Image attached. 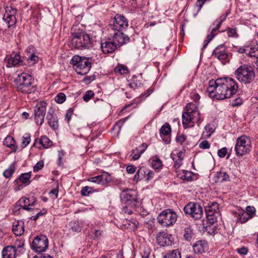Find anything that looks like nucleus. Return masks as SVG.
<instances>
[{
    "label": "nucleus",
    "mask_w": 258,
    "mask_h": 258,
    "mask_svg": "<svg viewBox=\"0 0 258 258\" xmlns=\"http://www.w3.org/2000/svg\"><path fill=\"white\" fill-rule=\"evenodd\" d=\"M238 85L236 82L230 78H220L209 82L207 91L211 97L218 100L229 98L237 92Z\"/></svg>",
    "instance_id": "f257e3e1"
},
{
    "label": "nucleus",
    "mask_w": 258,
    "mask_h": 258,
    "mask_svg": "<svg viewBox=\"0 0 258 258\" xmlns=\"http://www.w3.org/2000/svg\"><path fill=\"white\" fill-rule=\"evenodd\" d=\"M16 82L18 90L22 93L30 94L37 90L31 75L27 73H23L19 75Z\"/></svg>",
    "instance_id": "f03ea898"
},
{
    "label": "nucleus",
    "mask_w": 258,
    "mask_h": 258,
    "mask_svg": "<svg viewBox=\"0 0 258 258\" xmlns=\"http://www.w3.org/2000/svg\"><path fill=\"white\" fill-rule=\"evenodd\" d=\"M17 11L11 6L5 8V12L2 19H0V30L6 32L12 30L17 22L16 14Z\"/></svg>",
    "instance_id": "7ed1b4c3"
},
{
    "label": "nucleus",
    "mask_w": 258,
    "mask_h": 258,
    "mask_svg": "<svg viewBox=\"0 0 258 258\" xmlns=\"http://www.w3.org/2000/svg\"><path fill=\"white\" fill-rule=\"evenodd\" d=\"M71 63L77 74L81 75L87 74L91 68L90 58L79 55L74 56Z\"/></svg>",
    "instance_id": "20e7f679"
},
{
    "label": "nucleus",
    "mask_w": 258,
    "mask_h": 258,
    "mask_svg": "<svg viewBox=\"0 0 258 258\" xmlns=\"http://www.w3.org/2000/svg\"><path fill=\"white\" fill-rule=\"evenodd\" d=\"M73 46L78 49H88L91 46L89 35L84 32H75L72 33Z\"/></svg>",
    "instance_id": "39448f33"
},
{
    "label": "nucleus",
    "mask_w": 258,
    "mask_h": 258,
    "mask_svg": "<svg viewBox=\"0 0 258 258\" xmlns=\"http://www.w3.org/2000/svg\"><path fill=\"white\" fill-rule=\"evenodd\" d=\"M234 75L236 79L244 84L250 83L254 78V72L250 66L242 65L235 71Z\"/></svg>",
    "instance_id": "423d86ee"
},
{
    "label": "nucleus",
    "mask_w": 258,
    "mask_h": 258,
    "mask_svg": "<svg viewBox=\"0 0 258 258\" xmlns=\"http://www.w3.org/2000/svg\"><path fill=\"white\" fill-rule=\"evenodd\" d=\"M251 148V139L246 136H242L237 138L235 146L236 154L238 156H242L249 153Z\"/></svg>",
    "instance_id": "0eeeda50"
},
{
    "label": "nucleus",
    "mask_w": 258,
    "mask_h": 258,
    "mask_svg": "<svg viewBox=\"0 0 258 258\" xmlns=\"http://www.w3.org/2000/svg\"><path fill=\"white\" fill-rule=\"evenodd\" d=\"M177 220V215L170 209L162 211L157 217L158 222L163 227L173 225Z\"/></svg>",
    "instance_id": "6e6552de"
},
{
    "label": "nucleus",
    "mask_w": 258,
    "mask_h": 258,
    "mask_svg": "<svg viewBox=\"0 0 258 258\" xmlns=\"http://www.w3.org/2000/svg\"><path fill=\"white\" fill-rule=\"evenodd\" d=\"M47 103L45 101L37 103L34 109V114L35 122L40 125H42L44 120Z\"/></svg>",
    "instance_id": "1a4fd4ad"
},
{
    "label": "nucleus",
    "mask_w": 258,
    "mask_h": 258,
    "mask_svg": "<svg viewBox=\"0 0 258 258\" xmlns=\"http://www.w3.org/2000/svg\"><path fill=\"white\" fill-rule=\"evenodd\" d=\"M185 214L189 215L191 217L197 220L202 218L203 209L198 203L190 202L187 204L183 209Z\"/></svg>",
    "instance_id": "9d476101"
},
{
    "label": "nucleus",
    "mask_w": 258,
    "mask_h": 258,
    "mask_svg": "<svg viewBox=\"0 0 258 258\" xmlns=\"http://www.w3.org/2000/svg\"><path fill=\"white\" fill-rule=\"evenodd\" d=\"M48 246V241L46 236L39 235L36 236L31 244L33 250L36 252H41L44 251Z\"/></svg>",
    "instance_id": "9b49d317"
},
{
    "label": "nucleus",
    "mask_w": 258,
    "mask_h": 258,
    "mask_svg": "<svg viewBox=\"0 0 258 258\" xmlns=\"http://www.w3.org/2000/svg\"><path fill=\"white\" fill-rule=\"evenodd\" d=\"M128 26V21L124 16L116 15L114 18L112 24H110L109 29L120 32L126 29Z\"/></svg>",
    "instance_id": "f8f14e48"
},
{
    "label": "nucleus",
    "mask_w": 258,
    "mask_h": 258,
    "mask_svg": "<svg viewBox=\"0 0 258 258\" xmlns=\"http://www.w3.org/2000/svg\"><path fill=\"white\" fill-rule=\"evenodd\" d=\"M122 203L128 205L135 204L137 201V195L135 190L126 189L122 191L120 196Z\"/></svg>",
    "instance_id": "ddd939ff"
},
{
    "label": "nucleus",
    "mask_w": 258,
    "mask_h": 258,
    "mask_svg": "<svg viewBox=\"0 0 258 258\" xmlns=\"http://www.w3.org/2000/svg\"><path fill=\"white\" fill-rule=\"evenodd\" d=\"M116 44L112 39L103 40L101 43V48L104 53H109L114 52L117 48Z\"/></svg>",
    "instance_id": "4468645a"
},
{
    "label": "nucleus",
    "mask_w": 258,
    "mask_h": 258,
    "mask_svg": "<svg viewBox=\"0 0 258 258\" xmlns=\"http://www.w3.org/2000/svg\"><path fill=\"white\" fill-rule=\"evenodd\" d=\"M5 59L7 61V66L8 67H16L22 63L19 54L16 52H13L11 54L7 55Z\"/></svg>",
    "instance_id": "2eb2a0df"
},
{
    "label": "nucleus",
    "mask_w": 258,
    "mask_h": 258,
    "mask_svg": "<svg viewBox=\"0 0 258 258\" xmlns=\"http://www.w3.org/2000/svg\"><path fill=\"white\" fill-rule=\"evenodd\" d=\"M113 35L112 39L115 42V44H116L117 47H120L130 41V38L122 33V31L115 32Z\"/></svg>",
    "instance_id": "dca6fc26"
},
{
    "label": "nucleus",
    "mask_w": 258,
    "mask_h": 258,
    "mask_svg": "<svg viewBox=\"0 0 258 258\" xmlns=\"http://www.w3.org/2000/svg\"><path fill=\"white\" fill-rule=\"evenodd\" d=\"M88 180L92 182L104 185L109 183L111 180V178L110 175L105 172L101 175L89 178Z\"/></svg>",
    "instance_id": "f3484780"
},
{
    "label": "nucleus",
    "mask_w": 258,
    "mask_h": 258,
    "mask_svg": "<svg viewBox=\"0 0 258 258\" xmlns=\"http://www.w3.org/2000/svg\"><path fill=\"white\" fill-rule=\"evenodd\" d=\"M47 123L51 128L55 130L58 127V118L53 110H49L46 115Z\"/></svg>",
    "instance_id": "a211bd4d"
},
{
    "label": "nucleus",
    "mask_w": 258,
    "mask_h": 258,
    "mask_svg": "<svg viewBox=\"0 0 258 258\" xmlns=\"http://www.w3.org/2000/svg\"><path fill=\"white\" fill-rule=\"evenodd\" d=\"M212 55L219 60L225 59L227 57V53H226L225 45L222 44L216 47L213 51Z\"/></svg>",
    "instance_id": "6ab92c4d"
},
{
    "label": "nucleus",
    "mask_w": 258,
    "mask_h": 258,
    "mask_svg": "<svg viewBox=\"0 0 258 258\" xmlns=\"http://www.w3.org/2000/svg\"><path fill=\"white\" fill-rule=\"evenodd\" d=\"M16 248L13 246H8L2 251L3 258H16Z\"/></svg>",
    "instance_id": "aec40b11"
},
{
    "label": "nucleus",
    "mask_w": 258,
    "mask_h": 258,
    "mask_svg": "<svg viewBox=\"0 0 258 258\" xmlns=\"http://www.w3.org/2000/svg\"><path fill=\"white\" fill-rule=\"evenodd\" d=\"M234 216L236 219L237 222H239L241 223H244L251 219V216L247 214V212L240 210L235 213Z\"/></svg>",
    "instance_id": "412c9836"
},
{
    "label": "nucleus",
    "mask_w": 258,
    "mask_h": 258,
    "mask_svg": "<svg viewBox=\"0 0 258 258\" xmlns=\"http://www.w3.org/2000/svg\"><path fill=\"white\" fill-rule=\"evenodd\" d=\"M206 214L219 213V204L216 202H209L205 206Z\"/></svg>",
    "instance_id": "4be33fe9"
},
{
    "label": "nucleus",
    "mask_w": 258,
    "mask_h": 258,
    "mask_svg": "<svg viewBox=\"0 0 258 258\" xmlns=\"http://www.w3.org/2000/svg\"><path fill=\"white\" fill-rule=\"evenodd\" d=\"M13 231L17 236L22 235L24 232V223L22 221H18L14 223Z\"/></svg>",
    "instance_id": "5701e85b"
},
{
    "label": "nucleus",
    "mask_w": 258,
    "mask_h": 258,
    "mask_svg": "<svg viewBox=\"0 0 258 258\" xmlns=\"http://www.w3.org/2000/svg\"><path fill=\"white\" fill-rule=\"evenodd\" d=\"M37 142L42 145L44 148H48L52 145V142L46 136H42L39 140L37 139L35 140L34 146L37 144Z\"/></svg>",
    "instance_id": "b1692460"
},
{
    "label": "nucleus",
    "mask_w": 258,
    "mask_h": 258,
    "mask_svg": "<svg viewBox=\"0 0 258 258\" xmlns=\"http://www.w3.org/2000/svg\"><path fill=\"white\" fill-rule=\"evenodd\" d=\"M4 145L10 148L14 152H16L17 149V146L15 145V141L12 136H8L6 137L4 141Z\"/></svg>",
    "instance_id": "393cba45"
},
{
    "label": "nucleus",
    "mask_w": 258,
    "mask_h": 258,
    "mask_svg": "<svg viewBox=\"0 0 258 258\" xmlns=\"http://www.w3.org/2000/svg\"><path fill=\"white\" fill-rule=\"evenodd\" d=\"M215 181L216 182H222L229 179V175L225 172H217L215 174Z\"/></svg>",
    "instance_id": "a878e982"
},
{
    "label": "nucleus",
    "mask_w": 258,
    "mask_h": 258,
    "mask_svg": "<svg viewBox=\"0 0 258 258\" xmlns=\"http://www.w3.org/2000/svg\"><path fill=\"white\" fill-rule=\"evenodd\" d=\"M248 55L258 59V44H254V43L251 45Z\"/></svg>",
    "instance_id": "bb28decb"
},
{
    "label": "nucleus",
    "mask_w": 258,
    "mask_h": 258,
    "mask_svg": "<svg viewBox=\"0 0 258 258\" xmlns=\"http://www.w3.org/2000/svg\"><path fill=\"white\" fill-rule=\"evenodd\" d=\"M31 177V172H27L21 174L19 176V180L26 185H29L31 181L30 178Z\"/></svg>",
    "instance_id": "cd10ccee"
},
{
    "label": "nucleus",
    "mask_w": 258,
    "mask_h": 258,
    "mask_svg": "<svg viewBox=\"0 0 258 258\" xmlns=\"http://www.w3.org/2000/svg\"><path fill=\"white\" fill-rule=\"evenodd\" d=\"M194 235L193 230L190 226H187L184 229L183 237L185 240L189 241Z\"/></svg>",
    "instance_id": "c85d7f7f"
},
{
    "label": "nucleus",
    "mask_w": 258,
    "mask_h": 258,
    "mask_svg": "<svg viewBox=\"0 0 258 258\" xmlns=\"http://www.w3.org/2000/svg\"><path fill=\"white\" fill-rule=\"evenodd\" d=\"M16 170V167L14 164H11L9 167L5 170L3 175L7 178H10Z\"/></svg>",
    "instance_id": "c756f323"
},
{
    "label": "nucleus",
    "mask_w": 258,
    "mask_h": 258,
    "mask_svg": "<svg viewBox=\"0 0 258 258\" xmlns=\"http://www.w3.org/2000/svg\"><path fill=\"white\" fill-rule=\"evenodd\" d=\"M219 216V213L206 214L207 220L210 224H213L215 223L217 221V219Z\"/></svg>",
    "instance_id": "7c9ffc66"
},
{
    "label": "nucleus",
    "mask_w": 258,
    "mask_h": 258,
    "mask_svg": "<svg viewBox=\"0 0 258 258\" xmlns=\"http://www.w3.org/2000/svg\"><path fill=\"white\" fill-rule=\"evenodd\" d=\"M214 132V130L210 124H207L205 127V131L203 133V137L204 138H209Z\"/></svg>",
    "instance_id": "2f4dec72"
},
{
    "label": "nucleus",
    "mask_w": 258,
    "mask_h": 258,
    "mask_svg": "<svg viewBox=\"0 0 258 258\" xmlns=\"http://www.w3.org/2000/svg\"><path fill=\"white\" fill-rule=\"evenodd\" d=\"M23 202L24 204L23 206H22L23 209L28 211H31L32 210H33V209L29 207V206L34 205L35 203V201H32V204H30V198H25L23 199Z\"/></svg>",
    "instance_id": "473e14b6"
},
{
    "label": "nucleus",
    "mask_w": 258,
    "mask_h": 258,
    "mask_svg": "<svg viewBox=\"0 0 258 258\" xmlns=\"http://www.w3.org/2000/svg\"><path fill=\"white\" fill-rule=\"evenodd\" d=\"M192 119V122L200 123L201 122L200 118V113L198 111H195L190 113Z\"/></svg>",
    "instance_id": "72a5a7b5"
},
{
    "label": "nucleus",
    "mask_w": 258,
    "mask_h": 258,
    "mask_svg": "<svg viewBox=\"0 0 258 258\" xmlns=\"http://www.w3.org/2000/svg\"><path fill=\"white\" fill-rule=\"evenodd\" d=\"M115 72L119 73L121 75L127 74L128 73L127 68L122 64H118L114 70Z\"/></svg>",
    "instance_id": "f704fd0d"
},
{
    "label": "nucleus",
    "mask_w": 258,
    "mask_h": 258,
    "mask_svg": "<svg viewBox=\"0 0 258 258\" xmlns=\"http://www.w3.org/2000/svg\"><path fill=\"white\" fill-rule=\"evenodd\" d=\"M171 129L169 123H165L160 128V133L162 135L167 136L171 132Z\"/></svg>",
    "instance_id": "c9c22d12"
},
{
    "label": "nucleus",
    "mask_w": 258,
    "mask_h": 258,
    "mask_svg": "<svg viewBox=\"0 0 258 258\" xmlns=\"http://www.w3.org/2000/svg\"><path fill=\"white\" fill-rule=\"evenodd\" d=\"M182 123L183 125H187L189 122H192V119L189 112H183L182 115Z\"/></svg>",
    "instance_id": "e433bc0d"
},
{
    "label": "nucleus",
    "mask_w": 258,
    "mask_h": 258,
    "mask_svg": "<svg viewBox=\"0 0 258 258\" xmlns=\"http://www.w3.org/2000/svg\"><path fill=\"white\" fill-rule=\"evenodd\" d=\"M164 258H181V255L179 250L175 249L169 252Z\"/></svg>",
    "instance_id": "4c0bfd02"
},
{
    "label": "nucleus",
    "mask_w": 258,
    "mask_h": 258,
    "mask_svg": "<svg viewBox=\"0 0 258 258\" xmlns=\"http://www.w3.org/2000/svg\"><path fill=\"white\" fill-rule=\"evenodd\" d=\"M31 142L29 134H25L22 138V145L23 148L26 147Z\"/></svg>",
    "instance_id": "58836bf2"
},
{
    "label": "nucleus",
    "mask_w": 258,
    "mask_h": 258,
    "mask_svg": "<svg viewBox=\"0 0 258 258\" xmlns=\"http://www.w3.org/2000/svg\"><path fill=\"white\" fill-rule=\"evenodd\" d=\"M66 100V96L63 93H58L55 97L54 100L56 102L61 104L64 102Z\"/></svg>",
    "instance_id": "ea45409f"
},
{
    "label": "nucleus",
    "mask_w": 258,
    "mask_h": 258,
    "mask_svg": "<svg viewBox=\"0 0 258 258\" xmlns=\"http://www.w3.org/2000/svg\"><path fill=\"white\" fill-rule=\"evenodd\" d=\"M186 112L192 113L195 111H198L197 107L196 105L192 103H189L186 106Z\"/></svg>",
    "instance_id": "a19ab883"
},
{
    "label": "nucleus",
    "mask_w": 258,
    "mask_h": 258,
    "mask_svg": "<svg viewBox=\"0 0 258 258\" xmlns=\"http://www.w3.org/2000/svg\"><path fill=\"white\" fill-rule=\"evenodd\" d=\"M28 63L30 65H33L38 61V57L34 54H31L28 58Z\"/></svg>",
    "instance_id": "79ce46f5"
},
{
    "label": "nucleus",
    "mask_w": 258,
    "mask_h": 258,
    "mask_svg": "<svg viewBox=\"0 0 258 258\" xmlns=\"http://www.w3.org/2000/svg\"><path fill=\"white\" fill-rule=\"evenodd\" d=\"M141 155L142 154H140L139 150L136 148L132 150L131 156L134 160H136L140 158Z\"/></svg>",
    "instance_id": "37998d69"
},
{
    "label": "nucleus",
    "mask_w": 258,
    "mask_h": 258,
    "mask_svg": "<svg viewBox=\"0 0 258 258\" xmlns=\"http://www.w3.org/2000/svg\"><path fill=\"white\" fill-rule=\"evenodd\" d=\"M94 95V92L91 90L87 91L83 96V99L85 101H88Z\"/></svg>",
    "instance_id": "c03bdc74"
},
{
    "label": "nucleus",
    "mask_w": 258,
    "mask_h": 258,
    "mask_svg": "<svg viewBox=\"0 0 258 258\" xmlns=\"http://www.w3.org/2000/svg\"><path fill=\"white\" fill-rule=\"evenodd\" d=\"M152 166L154 169H157L162 165V162L159 159H156L152 160Z\"/></svg>",
    "instance_id": "a18cd8bd"
},
{
    "label": "nucleus",
    "mask_w": 258,
    "mask_h": 258,
    "mask_svg": "<svg viewBox=\"0 0 258 258\" xmlns=\"http://www.w3.org/2000/svg\"><path fill=\"white\" fill-rule=\"evenodd\" d=\"M227 35L229 37H237L238 35L235 28H229L227 30Z\"/></svg>",
    "instance_id": "49530a36"
},
{
    "label": "nucleus",
    "mask_w": 258,
    "mask_h": 258,
    "mask_svg": "<svg viewBox=\"0 0 258 258\" xmlns=\"http://www.w3.org/2000/svg\"><path fill=\"white\" fill-rule=\"evenodd\" d=\"M244 212H247V214L251 216V219L255 214V209L253 207L247 206L246 208V211Z\"/></svg>",
    "instance_id": "de8ad7c7"
},
{
    "label": "nucleus",
    "mask_w": 258,
    "mask_h": 258,
    "mask_svg": "<svg viewBox=\"0 0 258 258\" xmlns=\"http://www.w3.org/2000/svg\"><path fill=\"white\" fill-rule=\"evenodd\" d=\"M186 136L183 134H178L176 137L177 143L182 144L186 140Z\"/></svg>",
    "instance_id": "09e8293b"
},
{
    "label": "nucleus",
    "mask_w": 258,
    "mask_h": 258,
    "mask_svg": "<svg viewBox=\"0 0 258 258\" xmlns=\"http://www.w3.org/2000/svg\"><path fill=\"white\" fill-rule=\"evenodd\" d=\"M171 156L173 161L176 159V157L178 158V159L182 160L184 157V153L182 151H180L177 154V155L171 154Z\"/></svg>",
    "instance_id": "8fccbe9b"
},
{
    "label": "nucleus",
    "mask_w": 258,
    "mask_h": 258,
    "mask_svg": "<svg viewBox=\"0 0 258 258\" xmlns=\"http://www.w3.org/2000/svg\"><path fill=\"white\" fill-rule=\"evenodd\" d=\"M91 187L86 186L84 187L81 190V195L84 196H87L89 195L91 192Z\"/></svg>",
    "instance_id": "3c124183"
},
{
    "label": "nucleus",
    "mask_w": 258,
    "mask_h": 258,
    "mask_svg": "<svg viewBox=\"0 0 258 258\" xmlns=\"http://www.w3.org/2000/svg\"><path fill=\"white\" fill-rule=\"evenodd\" d=\"M44 166V163L43 161H39L37 162L33 167V171L34 172H37L41 170Z\"/></svg>",
    "instance_id": "603ef678"
},
{
    "label": "nucleus",
    "mask_w": 258,
    "mask_h": 258,
    "mask_svg": "<svg viewBox=\"0 0 258 258\" xmlns=\"http://www.w3.org/2000/svg\"><path fill=\"white\" fill-rule=\"evenodd\" d=\"M190 97L195 102H198L200 99V96L195 91L191 92Z\"/></svg>",
    "instance_id": "864d4df0"
},
{
    "label": "nucleus",
    "mask_w": 258,
    "mask_h": 258,
    "mask_svg": "<svg viewBox=\"0 0 258 258\" xmlns=\"http://www.w3.org/2000/svg\"><path fill=\"white\" fill-rule=\"evenodd\" d=\"M227 153V150L226 148L224 147L220 149L218 151V155L220 158L224 157Z\"/></svg>",
    "instance_id": "5fc2aeb1"
},
{
    "label": "nucleus",
    "mask_w": 258,
    "mask_h": 258,
    "mask_svg": "<svg viewBox=\"0 0 258 258\" xmlns=\"http://www.w3.org/2000/svg\"><path fill=\"white\" fill-rule=\"evenodd\" d=\"M199 147L203 149H209L210 147V144L207 141H204L200 143Z\"/></svg>",
    "instance_id": "6e6d98bb"
},
{
    "label": "nucleus",
    "mask_w": 258,
    "mask_h": 258,
    "mask_svg": "<svg viewBox=\"0 0 258 258\" xmlns=\"http://www.w3.org/2000/svg\"><path fill=\"white\" fill-rule=\"evenodd\" d=\"M147 144L144 143L137 148L138 149V150H139L140 154H142L143 153H144L145 150L147 149Z\"/></svg>",
    "instance_id": "4d7b16f0"
},
{
    "label": "nucleus",
    "mask_w": 258,
    "mask_h": 258,
    "mask_svg": "<svg viewBox=\"0 0 258 258\" xmlns=\"http://www.w3.org/2000/svg\"><path fill=\"white\" fill-rule=\"evenodd\" d=\"M72 228L73 231L76 232L80 231L81 230V227L79 225L78 223H71Z\"/></svg>",
    "instance_id": "13d9d810"
},
{
    "label": "nucleus",
    "mask_w": 258,
    "mask_h": 258,
    "mask_svg": "<svg viewBox=\"0 0 258 258\" xmlns=\"http://www.w3.org/2000/svg\"><path fill=\"white\" fill-rule=\"evenodd\" d=\"M237 251L240 254L245 255L248 252V248L245 247H242L237 249Z\"/></svg>",
    "instance_id": "bf43d9fd"
},
{
    "label": "nucleus",
    "mask_w": 258,
    "mask_h": 258,
    "mask_svg": "<svg viewBox=\"0 0 258 258\" xmlns=\"http://www.w3.org/2000/svg\"><path fill=\"white\" fill-rule=\"evenodd\" d=\"M193 248L196 252L201 253L203 250L202 246L198 244H194Z\"/></svg>",
    "instance_id": "052dcab7"
},
{
    "label": "nucleus",
    "mask_w": 258,
    "mask_h": 258,
    "mask_svg": "<svg viewBox=\"0 0 258 258\" xmlns=\"http://www.w3.org/2000/svg\"><path fill=\"white\" fill-rule=\"evenodd\" d=\"M73 112V109L71 108H69L66 115V119L67 120L68 122H69L71 118L72 114Z\"/></svg>",
    "instance_id": "680f3d73"
},
{
    "label": "nucleus",
    "mask_w": 258,
    "mask_h": 258,
    "mask_svg": "<svg viewBox=\"0 0 258 258\" xmlns=\"http://www.w3.org/2000/svg\"><path fill=\"white\" fill-rule=\"evenodd\" d=\"M141 83L140 82H132L128 84V86H130V87L131 88H133L134 89L140 87L141 86Z\"/></svg>",
    "instance_id": "e2e57ef3"
},
{
    "label": "nucleus",
    "mask_w": 258,
    "mask_h": 258,
    "mask_svg": "<svg viewBox=\"0 0 258 258\" xmlns=\"http://www.w3.org/2000/svg\"><path fill=\"white\" fill-rule=\"evenodd\" d=\"M205 3V0H197L196 6L199 8L198 12H199Z\"/></svg>",
    "instance_id": "0e129e2a"
},
{
    "label": "nucleus",
    "mask_w": 258,
    "mask_h": 258,
    "mask_svg": "<svg viewBox=\"0 0 258 258\" xmlns=\"http://www.w3.org/2000/svg\"><path fill=\"white\" fill-rule=\"evenodd\" d=\"M122 213L131 215L132 214V210L127 206H123L121 210Z\"/></svg>",
    "instance_id": "69168bd1"
},
{
    "label": "nucleus",
    "mask_w": 258,
    "mask_h": 258,
    "mask_svg": "<svg viewBox=\"0 0 258 258\" xmlns=\"http://www.w3.org/2000/svg\"><path fill=\"white\" fill-rule=\"evenodd\" d=\"M242 103V100L240 98H237L235 100H234L233 103H232V106H239Z\"/></svg>",
    "instance_id": "338daca9"
},
{
    "label": "nucleus",
    "mask_w": 258,
    "mask_h": 258,
    "mask_svg": "<svg viewBox=\"0 0 258 258\" xmlns=\"http://www.w3.org/2000/svg\"><path fill=\"white\" fill-rule=\"evenodd\" d=\"M213 35H208L207 37V39L205 41L204 43V46H203V48H205L207 45H208V44L209 43V42L212 40V39L213 38Z\"/></svg>",
    "instance_id": "774afa93"
}]
</instances>
